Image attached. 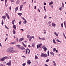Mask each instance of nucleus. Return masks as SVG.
<instances>
[{
  "mask_svg": "<svg viewBox=\"0 0 66 66\" xmlns=\"http://www.w3.org/2000/svg\"><path fill=\"white\" fill-rule=\"evenodd\" d=\"M7 52L9 53H14L16 52L15 50H13V48L12 47H9L6 50Z\"/></svg>",
  "mask_w": 66,
  "mask_h": 66,
  "instance_id": "nucleus-1",
  "label": "nucleus"
},
{
  "mask_svg": "<svg viewBox=\"0 0 66 66\" xmlns=\"http://www.w3.org/2000/svg\"><path fill=\"white\" fill-rule=\"evenodd\" d=\"M64 4H63V3H62V7L59 8V10L60 11H63V8H64Z\"/></svg>",
  "mask_w": 66,
  "mask_h": 66,
  "instance_id": "nucleus-2",
  "label": "nucleus"
},
{
  "mask_svg": "<svg viewBox=\"0 0 66 66\" xmlns=\"http://www.w3.org/2000/svg\"><path fill=\"white\" fill-rule=\"evenodd\" d=\"M7 58H8V57L6 56L4 57L3 58H1V61L2 62L3 61H4V60H5V59H7Z\"/></svg>",
  "mask_w": 66,
  "mask_h": 66,
  "instance_id": "nucleus-3",
  "label": "nucleus"
},
{
  "mask_svg": "<svg viewBox=\"0 0 66 66\" xmlns=\"http://www.w3.org/2000/svg\"><path fill=\"white\" fill-rule=\"evenodd\" d=\"M28 50H29V52L28 53V51H27ZM25 50L26 51V54H27V53H28V54L29 53H30V50H29V49L28 48L26 49Z\"/></svg>",
  "mask_w": 66,
  "mask_h": 66,
  "instance_id": "nucleus-4",
  "label": "nucleus"
},
{
  "mask_svg": "<svg viewBox=\"0 0 66 66\" xmlns=\"http://www.w3.org/2000/svg\"><path fill=\"white\" fill-rule=\"evenodd\" d=\"M6 64L8 66H11V61H9L8 63H7Z\"/></svg>",
  "mask_w": 66,
  "mask_h": 66,
  "instance_id": "nucleus-5",
  "label": "nucleus"
},
{
  "mask_svg": "<svg viewBox=\"0 0 66 66\" xmlns=\"http://www.w3.org/2000/svg\"><path fill=\"white\" fill-rule=\"evenodd\" d=\"M19 48L20 49H21V50H23V49H25V48L24 47H23V46H20Z\"/></svg>",
  "mask_w": 66,
  "mask_h": 66,
  "instance_id": "nucleus-6",
  "label": "nucleus"
},
{
  "mask_svg": "<svg viewBox=\"0 0 66 66\" xmlns=\"http://www.w3.org/2000/svg\"><path fill=\"white\" fill-rule=\"evenodd\" d=\"M22 7H23V5H21L20 6V11H21V10H22Z\"/></svg>",
  "mask_w": 66,
  "mask_h": 66,
  "instance_id": "nucleus-7",
  "label": "nucleus"
},
{
  "mask_svg": "<svg viewBox=\"0 0 66 66\" xmlns=\"http://www.w3.org/2000/svg\"><path fill=\"white\" fill-rule=\"evenodd\" d=\"M27 63L28 64V65H30V64H31V62L30 61V60H29L27 62Z\"/></svg>",
  "mask_w": 66,
  "mask_h": 66,
  "instance_id": "nucleus-8",
  "label": "nucleus"
},
{
  "mask_svg": "<svg viewBox=\"0 0 66 66\" xmlns=\"http://www.w3.org/2000/svg\"><path fill=\"white\" fill-rule=\"evenodd\" d=\"M23 39H24V38H21L20 39L19 42H21V41H22V40H23Z\"/></svg>",
  "mask_w": 66,
  "mask_h": 66,
  "instance_id": "nucleus-9",
  "label": "nucleus"
},
{
  "mask_svg": "<svg viewBox=\"0 0 66 66\" xmlns=\"http://www.w3.org/2000/svg\"><path fill=\"white\" fill-rule=\"evenodd\" d=\"M6 15L7 17V18L8 19H10V17H9V14H8L6 13Z\"/></svg>",
  "mask_w": 66,
  "mask_h": 66,
  "instance_id": "nucleus-10",
  "label": "nucleus"
},
{
  "mask_svg": "<svg viewBox=\"0 0 66 66\" xmlns=\"http://www.w3.org/2000/svg\"><path fill=\"white\" fill-rule=\"evenodd\" d=\"M47 56H48V55H47V54H44V57H47Z\"/></svg>",
  "mask_w": 66,
  "mask_h": 66,
  "instance_id": "nucleus-11",
  "label": "nucleus"
},
{
  "mask_svg": "<svg viewBox=\"0 0 66 66\" xmlns=\"http://www.w3.org/2000/svg\"><path fill=\"white\" fill-rule=\"evenodd\" d=\"M15 19H14L12 21V23L13 24H14L15 23Z\"/></svg>",
  "mask_w": 66,
  "mask_h": 66,
  "instance_id": "nucleus-12",
  "label": "nucleus"
},
{
  "mask_svg": "<svg viewBox=\"0 0 66 66\" xmlns=\"http://www.w3.org/2000/svg\"><path fill=\"white\" fill-rule=\"evenodd\" d=\"M24 21L23 22V23H24V24H26V23H27V21L26 20H25V19H24Z\"/></svg>",
  "mask_w": 66,
  "mask_h": 66,
  "instance_id": "nucleus-13",
  "label": "nucleus"
},
{
  "mask_svg": "<svg viewBox=\"0 0 66 66\" xmlns=\"http://www.w3.org/2000/svg\"><path fill=\"white\" fill-rule=\"evenodd\" d=\"M13 27L14 29L15 30H16V26L13 24Z\"/></svg>",
  "mask_w": 66,
  "mask_h": 66,
  "instance_id": "nucleus-14",
  "label": "nucleus"
},
{
  "mask_svg": "<svg viewBox=\"0 0 66 66\" xmlns=\"http://www.w3.org/2000/svg\"><path fill=\"white\" fill-rule=\"evenodd\" d=\"M31 37V36L29 35H28L27 36V38H30Z\"/></svg>",
  "mask_w": 66,
  "mask_h": 66,
  "instance_id": "nucleus-15",
  "label": "nucleus"
},
{
  "mask_svg": "<svg viewBox=\"0 0 66 66\" xmlns=\"http://www.w3.org/2000/svg\"><path fill=\"white\" fill-rule=\"evenodd\" d=\"M18 9V7H16V8H15V13H16V12L17 11V10Z\"/></svg>",
  "mask_w": 66,
  "mask_h": 66,
  "instance_id": "nucleus-16",
  "label": "nucleus"
},
{
  "mask_svg": "<svg viewBox=\"0 0 66 66\" xmlns=\"http://www.w3.org/2000/svg\"><path fill=\"white\" fill-rule=\"evenodd\" d=\"M52 26H53V27H55V23H52Z\"/></svg>",
  "mask_w": 66,
  "mask_h": 66,
  "instance_id": "nucleus-17",
  "label": "nucleus"
},
{
  "mask_svg": "<svg viewBox=\"0 0 66 66\" xmlns=\"http://www.w3.org/2000/svg\"><path fill=\"white\" fill-rule=\"evenodd\" d=\"M32 45L33 47H35V43H33L32 44Z\"/></svg>",
  "mask_w": 66,
  "mask_h": 66,
  "instance_id": "nucleus-18",
  "label": "nucleus"
},
{
  "mask_svg": "<svg viewBox=\"0 0 66 66\" xmlns=\"http://www.w3.org/2000/svg\"><path fill=\"white\" fill-rule=\"evenodd\" d=\"M20 2V1L19 0H18L16 2V4H19Z\"/></svg>",
  "mask_w": 66,
  "mask_h": 66,
  "instance_id": "nucleus-19",
  "label": "nucleus"
},
{
  "mask_svg": "<svg viewBox=\"0 0 66 66\" xmlns=\"http://www.w3.org/2000/svg\"><path fill=\"white\" fill-rule=\"evenodd\" d=\"M18 14L19 16H21L22 15V14L21 13H18Z\"/></svg>",
  "mask_w": 66,
  "mask_h": 66,
  "instance_id": "nucleus-20",
  "label": "nucleus"
},
{
  "mask_svg": "<svg viewBox=\"0 0 66 66\" xmlns=\"http://www.w3.org/2000/svg\"><path fill=\"white\" fill-rule=\"evenodd\" d=\"M53 2L51 1L50 3H49V5H50L51 4H53Z\"/></svg>",
  "mask_w": 66,
  "mask_h": 66,
  "instance_id": "nucleus-21",
  "label": "nucleus"
},
{
  "mask_svg": "<svg viewBox=\"0 0 66 66\" xmlns=\"http://www.w3.org/2000/svg\"><path fill=\"white\" fill-rule=\"evenodd\" d=\"M16 44V42H11L10 43V44L12 45V44Z\"/></svg>",
  "mask_w": 66,
  "mask_h": 66,
  "instance_id": "nucleus-22",
  "label": "nucleus"
},
{
  "mask_svg": "<svg viewBox=\"0 0 66 66\" xmlns=\"http://www.w3.org/2000/svg\"><path fill=\"white\" fill-rule=\"evenodd\" d=\"M22 44L23 45V46H24L25 47V48H26V45L24 44L23 42H22Z\"/></svg>",
  "mask_w": 66,
  "mask_h": 66,
  "instance_id": "nucleus-23",
  "label": "nucleus"
},
{
  "mask_svg": "<svg viewBox=\"0 0 66 66\" xmlns=\"http://www.w3.org/2000/svg\"><path fill=\"white\" fill-rule=\"evenodd\" d=\"M1 1H4V0H1ZM6 2H7V0H5V4L6 5Z\"/></svg>",
  "mask_w": 66,
  "mask_h": 66,
  "instance_id": "nucleus-24",
  "label": "nucleus"
},
{
  "mask_svg": "<svg viewBox=\"0 0 66 66\" xmlns=\"http://www.w3.org/2000/svg\"><path fill=\"white\" fill-rule=\"evenodd\" d=\"M65 27L66 28V21H65L64 22Z\"/></svg>",
  "mask_w": 66,
  "mask_h": 66,
  "instance_id": "nucleus-25",
  "label": "nucleus"
},
{
  "mask_svg": "<svg viewBox=\"0 0 66 66\" xmlns=\"http://www.w3.org/2000/svg\"><path fill=\"white\" fill-rule=\"evenodd\" d=\"M35 60H36V59H38V58L37 57V56H36V55L35 56Z\"/></svg>",
  "mask_w": 66,
  "mask_h": 66,
  "instance_id": "nucleus-26",
  "label": "nucleus"
},
{
  "mask_svg": "<svg viewBox=\"0 0 66 66\" xmlns=\"http://www.w3.org/2000/svg\"><path fill=\"white\" fill-rule=\"evenodd\" d=\"M6 16H2V18L3 19H6Z\"/></svg>",
  "mask_w": 66,
  "mask_h": 66,
  "instance_id": "nucleus-27",
  "label": "nucleus"
},
{
  "mask_svg": "<svg viewBox=\"0 0 66 66\" xmlns=\"http://www.w3.org/2000/svg\"><path fill=\"white\" fill-rule=\"evenodd\" d=\"M41 57H44V53H42L41 54Z\"/></svg>",
  "mask_w": 66,
  "mask_h": 66,
  "instance_id": "nucleus-28",
  "label": "nucleus"
},
{
  "mask_svg": "<svg viewBox=\"0 0 66 66\" xmlns=\"http://www.w3.org/2000/svg\"><path fill=\"white\" fill-rule=\"evenodd\" d=\"M50 54H51V55H53V56H54V53L53 52H50Z\"/></svg>",
  "mask_w": 66,
  "mask_h": 66,
  "instance_id": "nucleus-29",
  "label": "nucleus"
},
{
  "mask_svg": "<svg viewBox=\"0 0 66 66\" xmlns=\"http://www.w3.org/2000/svg\"><path fill=\"white\" fill-rule=\"evenodd\" d=\"M13 33L14 34H16V31H15V30L14 29H13Z\"/></svg>",
  "mask_w": 66,
  "mask_h": 66,
  "instance_id": "nucleus-30",
  "label": "nucleus"
},
{
  "mask_svg": "<svg viewBox=\"0 0 66 66\" xmlns=\"http://www.w3.org/2000/svg\"><path fill=\"white\" fill-rule=\"evenodd\" d=\"M55 51H56V48H54L53 50V52H54Z\"/></svg>",
  "mask_w": 66,
  "mask_h": 66,
  "instance_id": "nucleus-31",
  "label": "nucleus"
},
{
  "mask_svg": "<svg viewBox=\"0 0 66 66\" xmlns=\"http://www.w3.org/2000/svg\"><path fill=\"white\" fill-rule=\"evenodd\" d=\"M4 22H3V20H2V22H1V24L2 25V26H3V23H4Z\"/></svg>",
  "mask_w": 66,
  "mask_h": 66,
  "instance_id": "nucleus-32",
  "label": "nucleus"
},
{
  "mask_svg": "<svg viewBox=\"0 0 66 66\" xmlns=\"http://www.w3.org/2000/svg\"><path fill=\"white\" fill-rule=\"evenodd\" d=\"M56 41H57V42H59L61 43H62V42H61V41H60V40H59L58 39H57V40H56Z\"/></svg>",
  "mask_w": 66,
  "mask_h": 66,
  "instance_id": "nucleus-33",
  "label": "nucleus"
},
{
  "mask_svg": "<svg viewBox=\"0 0 66 66\" xmlns=\"http://www.w3.org/2000/svg\"><path fill=\"white\" fill-rule=\"evenodd\" d=\"M46 48V46H44L42 47V48L43 49H45Z\"/></svg>",
  "mask_w": 66,
  "mask_h": 66,
  "instance_id": "nucleus-34",
  "label": "nucleus"
},
{
  "mask_svg": "<svg viewBox=\"0 0 66 66\" xmlns=\"http://www.w3.org/2000/svg\"><path fill=\"white\" fill-rule=\"evenodd\" d=\"M49 61V59H48L46 61V62H48Z\"/></svg>",
  "mask_w": 66,
  "mask_h": 66,
  "instance_id": "nucleus-35",
  "label": "nucleus"
},
{
  "mask_svg": "<svg viewBox=\"0 0 66 66\" xmlns=\"http://www.w3.org/2000/svg\"><path fill=\"white\" fill-rule=\"evenodd\" d=\"M41 39L42 40H45L46 39V38H41Z\"/></svg>",
  "mask_w": 66,
  "mask_h": 66,
  "instance_id": "nucleus-36",
  "label": "nucleus"
},
{
  "mask_svg": "<svg viewBox=\"0 0 66 66\" xmlns=\"http://www.w3.org/2000/svg\"><path fill=\"white\" fill-rule=\"evenodd\" d=\"M54 34L55 35H56V36H58V34H57V33H56V32H55L54 33Z\"/></svg>",
  "mask_w": 66,
  "mask_h": 66,
  "instance_id": "nucleus-37",
  "label": "nucleus"
},
{
  "mask_svg": "<svg viewBox=\"0 0 66 66\" xmlns=\"http://www.w3.org/2000/svg\"><path fill=\"white\" fill-rule=\"evenodd\" d=\"M43 30L44 31V34H46V30L45 29Z\"/></svg>",
  "mask_w": 66,
  "mask_h": 66,
  "instance_id": "nucleus-38",
  "label": "nucleus"
},
{
  "mask_svg": "<svg viewBox=\"0 0 66 66\" xmlns=\"http://www.w3.org/2000/svg\"><path fill=\"white\" fill-rule=\"evenodd\" d=\"M53 42L54 43V44H56V42L55 41L54 39H53Z\"/></svg>",
  "mask_w": 66,
  "mask_h": 66,
  "instance_id": "nucleus-39",
  "label": "nucleus"
},
{
  "mask_svg": "<svg viewBox=\"0 0 66 66\" xmlns=\"http://www.w3.org/2000/svg\"><path fill=\"white\" fill-rule=\"evenodd\" d=\"M47 54L49 56V51H47Z\"/></svg>",
  "mask_w": 66,
  "mask_h": 66,
  "instance_id": "nucleus-40",
  "label": "nucleus"
},
{
  "mask_svg": "<svg viewBox=\"0 0 66 66\" xmlns=\"http://www.w3.org/2000/svg\"><path fill=\"white\" fill-rule=\"evenodd\" d=\"M30 38L31 39H32V38L34 39V36H31V37Z\"/></svg>",
  "mask_w": 66,
  "mask_h": 66,
  "instance_id": "nucleus-41",
  "label": "nucleus"
},
{
  "mask_svg": "<svg viewBox=\"0 0 66 66\" xmlns=\"http://www.w3.org/2000/svg\"><path fill=\"white\" fill-rule=\"evenodd\" d=\"M5 27L6 28V29H9V28H8V27L6 26L5 25Z\"/></svg>",
  "mask_w": 66,
  "mask_h": 66,
  "instance_id": "nucleus-42",
  "label": "nucleus"
},
{
  "mask_svg": "<svg viewBox=\"0 0 66 66\" xmlns=\"http://www.w3.org/2000/svg\"><path fill=\"white\" fill-rule=\"evenodd\" d=\"M31 40L32 39L31 38H29V41L30 42H31Z\"/></svg>",
  "mask_w": 66,
  "mask_h": 66,
  "instance_id": "nucleus-43",
  "label": "nucleus"
},
{
  "mask_svg": "<svg viewBox=\"0 0 66 66\" xmlns=\"http://www.w3.org/2000/svg\"><path fill=\"white\" fill-rule=\"evenodd\" d=\"M21 21H20L19 23V25L21 24Z\"/></svg>",
  "mask_w": 66,
  "mask_h": 66,
  "instance_id": "nucleus-44",
  "label": "nucleus"
},
{
  "mask_svg": "<svg viewBox=\"0 0 66 66\" xmlns=\"http://www.w3.org/2000/svg\"><path fill=\"white\" fill-rule=\"evenodd\" d=\"M61 26L62 27V28H63V23L61 24Z\"/></svg>",
  "mask_w": 66,
  "mask_h": 66,
  "instance_id": "nucleus-45",
  "label": "nucleus"
},
{
  "mask_svg": "<svg viewBox=\"0 0 66 66\" xmlns=\"http://www.w3.org/2000/svg\"><path fill=\"white\" fill-rule=\"evenodd\" d=\"M44 51H47V48L45 47V49H44Z\"/></svg>",
  "mask_w": 66,
  "mask_h": 66,
  "instance_id": "nucleus-46",
  "label": "nucleus"
},
{
  "mask_svg": "<svg viewBox=\"0 0 66 66\" xmlns=\"http://www.w3.org/2000/svg\"><path fill=\"white\" fill-rule=\"evenodd\" d=\"M50 6L51 8H53V5H51Z\"/></svg>",
  "mask_w": 66,
  "mask_h": 66,
  "instance_id": "nucleus-47",
  "label": "nucleus"
},
{
  "mask_svg": "<svg viewBox=\"0 0 66 66\" xmlns=\"http://www.w3.org/2000/svg\"><path fill=\"white\" fill-rule=\"evenodd\" d=\"M20 45H17V47H18V48H19L20 47Z\"/></svg>",
  "mask_w": 66,
  "mask_h": 66,
  "instance_id": "nucleus-48",
  "label": "nucleus"
},
{
  "mask_svg": "<svg viewBox=\"0 0 66 66\" xmlns=\"http://www.w3.org/2000/svg\"><path fill=\"white\" fill-rule=\"evenodd\" d=\"M22 65L23 66H25V65H26V63H24L23 64H22Z\"/></svg>",
  "mask_w": 66,
  "mask_h": 66,
  "instance_id": "nucleus-49",
  "label": "nucleus"
},
{
  "mask_svg": "<svg viewBox=\"0 0 66 66\" xmlns=\"http://www.w3.org/2000/svg\"><path fill=\"white\" fill-rule=\"evenodd\" d=\"M46 17H47V16L45 15V16L44 17V19H46Z\"/></svg>",
  "mask_w": 66,
  "mask_h": 66,
  "instance_id": "nucleus-50",
  "label": "nucleus"
},
{
  "mask_svg": "<svg viewBox=\"0 0 66 66\" xmlns=\"http://www.w3.org/2000/svg\"><path fill=\"white\" fill-rule=\"evenodd\" d=\"M25 3H26V2H24L23 3V4H24Z\"/></svg>",
  "mask_w": 66,
  "mask_h": 66,
  "instance_id": "nucleus-51",
  "label": "nucleus"
},
{
  "mask_svg": "<svg viewBox=\"0 0 66 66\" xmlns=\"http://www.w3.org/2000/svg\"><path fill=\"white\" fill-rule=\"evenodd\" d=\"M10 0L11 1V2H14V0Z\"/></svg>",
  "mask_w": 66,
  "mask_h": 66,
  "instance_id": "nucleus-52",
  "label": "nucleus"
},
{
  "mask_svg": "<svg viewBox=\"0 0 66 66\" xmlns=\"http://www.w3.org/2000/svg\"><path fill=\"white\" fill-rule=\"evenodd\" d=\"M39 46H42V44H39L38 45Z\"/></svg>",
  "mask_w": 66,
  "mask_h": 66,
  "instance_id": "nucleus-53",
  "label": "nucleus"
},
{
  "mask_svg": "<svg viewBox=\"0 0 66 66\" xmlns=\"http://www.w3.org/2000/svg\"><path fill=\"white\" fill-rule=\"evenodd\" d=\"M38 11L39 12H40V10L38 8Z\"/></svg>",
  "mask_w": 66,
  "mask_h": 66,
  "instance_id": "nucleus-54",
  "label": "nucleus"
},
{
  "mask_svg": "<svg viewBox=\"0 0 66 66\" xmlns=\"http://www.w3.org/2000/svg\"><path fill=\"white\" fill-rule=\"evenodd\" d=\"M32 47V46H30V45H28V47L29 48H30V47Z\"/></svg>",
  "mask_w": 66,
  "mask_h": 66,
  "instance_id": "nucleus-55",
  "label": "nucleus"
},
{
  "mask_svg": "<svg viewBox=\"0 0 66 66\" xmlns=\"http://www.w3.org/2000/svg\"><path fill=\"white\" fill-rule=\"evenodd\" d=\"M9 9L10 10H11V7H9Z\"/></svg>",
  "mask_w": 66,
  "mask_h": 66,
  "instance_id": "nucleus-56",
  "label": "nucleus"
},
{
  "mask_svg": "<svg viewBox=\"0 0 66 66\" xmlns=\"http://www.w3.org/2000/svg\"><path fill=\"white\" fill-rule=\"evenodd\" d=\"M38 38L40 40V39H42V38H40V37H39Z\"/></svg>",
  "mask_w": 66,
  "mask_h": 66,
  "instance_id": "nucleus-57",
  "label": "nucleus"
},
{
  "mask_svg": "<svg viewBox=\"0 0 66 66\" xmlns=\"http://www.w3.org/2000/svg\"><path fill=\"white\" fill-rule=\"evenodd\" d=\"M21 18H22V19H23V20H24V19H25L24 18H23V17H22Z\"/></svg>",
  "mask_w": 66,
  "mask_h": 66,
  "instance_id": "nucleus-58",
  "label": "nucleus"
},
{
  "mask_svg": "<svg viewBox=\"0 0 66 66\" xmlns=\"http://www.w3.org/2000/svg\"><path fill=\"white\" fill-rule=\"evenodd\" d=\"M51 22H49L48 23V24H50Z\"/></svg>",
  "mask_w": 66,
  "mask_h": 66,
  "instance_id": "nucleus-59",
  "label": "nucleus"
},
{
  "mask_svg": "<svg viewBox=\"0 0 66 66\" xmlns=\"http://www.w3.org/2000/svg\"><path fill=\"white\" fill-rule=\"evenodd\" d=\"M37 49H39V46H38V45H37Z\"/></svg>",
  "mask_w": 66,
  "mask_h": 66,
  "instance_id": "nucleus-60",
  "label": "nucleus"
},
{
  "mask_svg": "<svg viewBox=\"0 0 66 66\" xmlns=\"http://www.w3.org/2000/svg\"><path fill=\"white\" fill-rule=\"evenodd\" d=\"M20 30L22 31H24V30H23V29H21Z\"/></svg>",
  "mask_w": 66,
  "mask_h": 66,
  "instance_id": "nucleus-61",
  "label": "nucleus"
},
{
  "mask_svg": "<svg viewBox=\"0 0 66 66\" xmlns=\"http://www.w3.org/2000/svg\"><path fill=\"white\" fill-rule=\"evenodd\" d=\"M54 65H56V63H55V62L54 63Z\"/></svg>",
  "mask_w": 66,
  "mask_h": 66,
  "instance_id": "nucleus-62",
  "label": "nucleus"
},
{
  "mask_svg": "<svg viewBox=\"0 0 66 66\" xmlns=\"http://www.w3.org/2000/svg\"><path fill=\"white\" fill-rule=\"evenodd\" d=\"M56 52L57 53H58V50H56Z\"/></svg>",
  "mask_w": 66,
  "mask_h": 66,
  "instance_id": "nucleus-63",
  "label": "nucleus"
},
{
  "mask_svg": "<svg viewBox=\"0 0 66 66\" xmlns=\"http://www.w3.org/2000/svg\"><path fill=\"white\" fill-rule=\"evenodd\" d=\"M44 9V10H45V12H46V9L45 8Z\"/></svg>",
  "mask_w": 66,
  "mask_h": 66,
  "instance_id": "nucleus-64",
  "label": "nucleus"
}]
</instances>
